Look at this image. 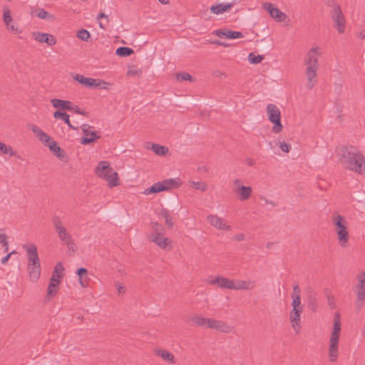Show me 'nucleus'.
<instances>
[{
  "instance_id": "1",
  "label": "nucleus",
  "mask_w": 365,
  "mask_h": 365,
  "mask_svg": "<svg viewBox=\"0 0 365 365\" xmlns=\"http://www.w3.org/2000/svg\"><path fill=\"white\" fill-rule=\"evenodd\" d=\"M338 159L345 169L365 175V156L356 147H341L338 151Z\"/></svg>"
},
{
  "instance_id": "2",
  "label": "nucleus",
  "mask_w": 365,
  "mask_h": 365,
  "mask_svg": "<svg viewBox=\"0 0 365 365\" xmlns=\"http://www.w3.org/2000/svg\"><path fill=\"white\" fill-rule=\"evenodd\" d=\"M322 54L320 47L314 46L306 53L304 65L306 66L305 76L307 80L306 87L310 90L317 83V72L319 68L318 58Z\"/></svg>"
},
{
  "instance_id": "3",
  "label": "nucleus",
  "mask_w": 365,
  "mask_h": 365,
  "mask_svg": "<svg viewBox=\"0 0 365 365\" xmlns=\"http://www.w3.org/2000/svg\"><path fill=\"white\" fill-rule=\"evenodd\" d=\"M331 222L334 226L339 245L343 247H346L349 241L347 220L343 216L338 215L331 217Z\"/></svg>"
},
{
  "instance_id": "4",
  "label": "nucleus",
  "mask_w": 365,
  "mask_h": 365,
  "mask_svg": "<svg viewBox=\"0 0 365 365\" xmlns=\"http://www.w3.org/2000/svg\"><path fill=\"white\" fill-rule=\"evenodd\" d=\"M341 331L340 321H334L333 330L329 339V358L331 362L336 361L338 357V345Z\"/></svg>"
},
{
  "instance_id": "5",
  "label": "nucleus",
  "mask_w": 365,
  "mask_h": 365,
  "mask_svg": "<svg viewBox=\"0 0 365 365\" xmlns=\"http://www.w3.org/2000/svg\"><path fill=\"white\" fill-rule=\"evenodd\" d=\"M197 326L204 329H215L219 332L232 333L235 331L233 323L225 321H195Z\"/></svg>"
},
{
  "instance_id": "6",
  "label": "nucleus",
  "mask_w": 365,
  "mask_h": 365,
  "mask_svg": "<svg viewBox=\"0 0 365 365\" xmlns=\"http://www.w3.org/2000/svg\"><path fill=\"white\" fill-rule=\"evenodd\" d=\"M266 110L269 120L274 124L272 127L273 133H279L283 128L280 120L281 112L279 108L274 104L269 103L267 106Z\"/></svg>"
},
{
  "instance_id": "7",
  "label": "nucleus",
  "mask_w": 365,
  "mask_h": 365,
  "mask_svg": "<svg viewBox=\"0 0 365 365\" xmlns=\"http://www.w3.org/2000/svg\"><path fill=\"white\" fill-rule=\"evenodd\" d=\"M179 185V180L167 179L162 182H155L151 187L146 188L144 191V194L150 195L153 193H158L162 191L168 190L173 187H178Z\"/></svg>"
},
{
  "instance_id": "8",
  "label": "nucleus",
  "mask_w": 365,
  "mask_h": 365,
  "mask_svg": "<svg viewBox=\"0 0 365 365\" xmlns=\"http://www.w3.org/2000/svg\"><path fill=\"white\" fill-rule=\"evenodd\" d=\"M356 284L354 287V292L356 295V306L361 308L365 300V272L361 271L356 275Z\"/></svg>"
},
{
  "instance_id": "9",
  "label": "nucleus",
  "mask_w": 365,
  "mask_h": 365,
  "mask_svg": "<svg viewBox=\"0 0 365 365\" xmlns=\"http://www.w3.org/2000/svg\"><path fill=\"white\" fill-rule=\"evenodd\" d=\"M73 78L86 87L108 89V86H110V83L108 82L100 79L85 77L84 76L78 73L73 75Z\"/></svg>"
},
{
  "instance_id": "10",
  "label": "nucleus",
  "mask_w": 365,
  "mask_h": 365,
  "mask_svg": "<svg viewBox=\"0 0 365 365\" xmlns=\"http://www.w3.org/2000/svg\"><path fill=\"white\" fill-rule=\"evenodd\" d=\"M52 223L61 241L64 244H69V242L71 241V238L73 237L64 226L61 218L58 216H54L52 220ZM70 244L71 243L70 242Z\"/></svg>"
},
{
  "instance_id": "11",
  "label": "nucleus",
  "mask_w": 365,
  "mask_h": 365,
  "mask_svg": "<svg viewBox=\"0 0 365 365\" xmlns=\"http://www.w3.org/2000/svg\"><path fill=\"white\" fill-rule=\"evenodd\" d=\"M331 17L334 22V26L339 34L345 31V17L339 6H334L331 11Z\"/></svg>"
},
{
  "instance_id": "12",
  "label": "nucleus",
  "mask_w": 365,
  "mask_h": 365,
  "mask_svg": "<svg viewBox=\"0 0 365 365\" xmlns=\"http://www.w3.org/2000/svg\"><path fill=\"white\" fill-rule=\"evenodd\" d=\"M81 128L84 134V137H83L81 140V143L83 145L91 143L96 140L100 138V135L95 130L93 126H91L88 124H83Z\"/></svg>"
},
{
  "instance_id": "13",
  "label": "nucleus",
  "mask_w": 365,
  "mask_h": 365,
  "mask_svg": "<svg viewBox=\"0 0 365 365\" xmlns=\"http://www.w3.org/2000/svg\"><path fill=\"white\" fill-rule=\"evenodd\" d=\"M3 20L9 31L14 34H21L22 30L19 29L16 24L13 22L10 10L4 7Z\"/></svg>"
},
{
  "instance_id": "14",
  "label": "nucleus",
  "mask_w": 365,
  "mask_h": 365,
  "mask_svg": "<svg viewBox=\"0 0 365 365\" xmlns=\"http://www.w3.org/2000/svg\"><path fill=\"white\" fill-rule=\"evenodd\" d=\"M263 8L269 12L272 18L279 22L284 21L287 18V15L284 12L281 11L278 8L274 7L271 3H264Z\"/></svg>"
},
{
  "instance_id": "15",
  "label": "nucleus",
  "mask_w": 365,
  "mask_h": 365,
  "mask_svg": "<svg viewBox=\"0 0 365 365\" xmlns=\"http://www.w3.org/2000/svg\"><path fill=\"white\" fill-rule=\"evenodd\" d=\"M23 248L26 250L28 256V264H41L35 245H24Z\"/></svg>"
},
{
  "instance_id": "16",
  "label": "nucleus",
  "mask_w": 365,
  "mask_h": 365,
  "mask_svg": "<svg viewBox=\"0 0 365 365\" xmlns=\"http://www.w3.org/2000/svg\"><path fill=\"white\" fill-rule=\"evenodd\" d=\"M207 220L212 226L220 230L228 231L231 229V227L228 225L222 217L216 215H209L207 217Z\"/></svg>"
},
{
  "instance_id": "17",
  "label": "nucleus",
  "mask_w": 365,
  "mask_h": 365,
  "mask_svg": "<svg viewBox=\"0 0 365 365\" xmlns=\"http://www.w3.org/2000/svg\"><path fill=\"white\" fill-rule=\"evenodd\" d=\"M153 353L170 364H175L177 362L174 354L166 349L157 348L153 349Z\"/></svg>"
},
{
  "instance_id": "18",
  "label": "nucleus",
  "mask_w": 365,
  "mask_h": 365,
  "mask_svg": "<svg viewBox=\"0 0 365 365\" xmlns=\"http://www.w3.org/2000/svg\"><path fill=\"white\" fill-rule=\"evenodd\" d=\"M51 103L54 108L63 110L72 111L75 110V108H77V106L73 105L72 102L58 98L51 99Z\"/></svg>"
},
{
  "instance_id": "19",
  "label": "nucleus",
  "mask_w": 365,
  "mask_h": 365,
  "mask_svg": "<svg viewBox=\"0 0 365 365\" xmlns=\"http://www.w3.org/2000/svg\"><path fill=\"white\" fill-rule=\"evenodd\" d=\"M30 129L38 137V140L48 147L50 143L54 141L47 133L43 131L37 125L31 124L29 125Z\"/></svg>"
},
{
  "instance_id": "20",
  "label": "nucleus",
  "mask_w": 365,
  "mask_h": 365,
  "mask_svg": "<svg viewBox=\"0 0 365 365\" xmlns=\"http://www.w3.org/2000/svg\"><path fill=\"white\" fill-rule=\"evenodd\" d=\"M293 307L291 312L290 319H299L300 314L302 312V306L301 304V297H294L292 295Z\"/></svg>"
},
{
  "instance_id": "21",
  "label": "nucleus",
  "mask_w": 365,
  "mask_h": 365,
  "mask_svg": "<svg viewBox=\"0 0 365 365\" xmlns=\"http://www.w3.org/2000/svg\"><path fill=\"white\" fill-rule=\"evenodd\" d=\"M34 38L40 43H45L48 46H53L56 43V41L53 36L41 32H34L32 34Z\"/></svg>"
},
{
  "instance_id": "22",
  "label": "nucleus",
  "mask_w": 365,
  "mask_h": 365,
  "mask_svg": "<svg viewBox=\"0 0 365 365\" xmlns=\"http://www.w3.org/2000/svg\"><path fill=\"white\" fill-rule=\"evenodd\" d=\"M234 192L240 200L245 201L251 197L252 188L250 186L239 185L234 188Z\"/></svg>"
},
{
  "instance_id": "23",
  "label": "nucleus",
  "mask_w": 365,
  "mask_h": 365,
  "mask_svg": "<svg viewBox=\"0 0 365 365\" xmlns=\"http://www.w3.org/2000/svg\"><path fill=\"white\" fill-rule=\"evenodd\" d=\"M113 169L110 167L107 161H101L95 169L96 174L105 179L111 172Z\"/></svg>"
},
{
  "instance_id": "24",
  "label": "nucleus",
  "mask_w": 365,
  "mask_h": 365,
  "mask_svg": "<svg viewBox=\"0 0 365 365\" xmlns=\"http://www.w3.org/2000/svg\"><path fill=\"white\" fill-rule=\"evenodd\" d=\"M214 34L220 37V38H226L230 39H235L239 38H242L243 34L240 31H230V30H222V29H218L216 30Z\"/></svg>"
},
{
  "instance_id": "25",
  "label": "nucleus",
  "mask_w": 365,
  "mask_h": 365,
  "mask_svg": "<svg viewBox=\"0 0 365 365\" xmlns=\"http://www.w3.org/2000/svg\"><path fill=\"white\" fill-rule=\"evenodd\" d=\"M150 239L152 242H155L161 249H165L168 245L171 242L169 238L164 237L163 234H151Z\"/></svg>"
},
{
  "instance_id": "26",
  "label": "nucleus",
  "mask_w": 365,
  "mask_h": 365,
  "mask_svg": "<svg viewBox=\"0 0 365 365\" xmlns=\"http://www.w3.org/2000/svg\"><path fill=\"white\" fill-rule=\"evenodd\" d=\"M255 287V283L253 281L233 280L232 289L237 290H250Z\"/></svg>"
},
{
  "instance_id": "27",
  "label": "nucleus",
  "mask_w": 365,
  "mask_h": 365,
  "mask_svg": "<svg viewBox=\"0 0 365 365\" xmlns=\"http://www.w3.org/2000/svg\"><path fill=\"white\" fill-rule=\"evenodd\" d=\"M317 294L314 291H309L306 297V302L307 307L313 311L316 312L318 308Z\"/></svg>"
},
{
  "instance_id": "28",
  "label": "nucleus",
  "mask_w": 365,
  "mask_h": 365,
  "mask_svg": "<svg viewBox=\"0 0 365 365\" xmlns=\"http://www.w3.org/2000/svg\"><path fill=\"white\" fill-rule=\"evenodd\" d=\"M27 270L29 278L32 282H36L41 274V264H28Z\"/></svg>"
},
{
  "instance_id": "29",
  "label": "nucleus",
  "mask_w": 365,
  "mask_h": 365,
  "mask_svg": "<svg viewBox=\"0 0 365 365\" xmlns=\"http://www.w3.org/2000/svg\"><path fill=\"white\" fill-rule=\"evenodd\" d=\"M233 6V4L227 3L225 4H219L217 5H212L210 7V11L215 14H220L231 9Z\"/></svg>"
},
{
  "instance_id": "30",
  "label": "nucleus",
  "mask_w": 365,
  "mask_h": 365,
  "mask_svg": "<svg viewBox=\"0 0 365 365\" xmlns=\"http://www.w3.org/2000/svg\"><path fill=\"white\" fill-rule=\"evenodd\" d=\"M76 274L79 277V283L82 287H86L88 285V270L86 268L81 267L77 269Z\"/></svg>"
},
{
  "instance_id": "31",
  "label": "nucleus",
  "mask_w": 365,
  "mask_h": 365,
  "mask_svg": "<svg viewBox=\"0 0 365 365\" xmlns=\"http://www.w3.org/2000/svg\"><path fill=\"white\" fill-rule=\"evenodd\" d=\"M53 118L56 119L61 118L63 121H64L70 128L73 130H78V128L73 126L69 120V115L66 112H61L59 110H56L53 113Z\"/></svg>"
},
{
  "instance_id": "32",
  "label": "nucleus",
  "mask_w": 365,
  "mask_h": 365,
  "mask_svg": "<svg viewBox=\"0 0 365 365\" xmlns=\"http://www.w3.org/2000/svg\"><path fill=\"white\" fill-rule=\"evenodd\" d=\"M48 148L59 159L63 160L65 157V152L63 149H61L59 146L56 145L55 141H52L48 145Z\"/></svg>"
},
{
  "instance_id": "33",
  "label": "nucleus",
  "mask_w": 365,
  "mask_h": 365,
  "mask_svg": "<svg viewBox=\"0 0 365 365\" xmlns=\"http://www.w3.org/2000/svg\"><path fill=\"white\" fill-rule=\"evenodd\" d=\"M105 180L108 182V186L110 187H113L119 184V178L118 173L113 170L112 172L105 178Z\"/></svg>"
},
{
  "instance_id": "34",
  "label": "nucleus",
  "mask_w": 365,
  "mask_h": 365,
  "mask_svg": "<svg viewBox=\"0 0 365 365\" xmlns=\"http://www.w3.org/2000/svg\"><path fill=\"white\" fill-rule=\"evenodd\" d=\"M151 149L158 155L163 156L168 152V148L159 144L153 143Z\"/></svg>"
},
{
  "instance_id": "35",
  "label": "nucleus",
  "mask_w": 365,
  "mask_h": 365,
  "mask_svg": "<svg viewBox=\"0 0 365 365\" xmlns=\"http://www.w3.org/2000/svg\"><path fill=\"white\" fill-rule=\"evenodd\" d=\"M222 277V276L214 277V276L210 275V276H207L204 279V282L209 285L216 286V287H219L220 284L221 282Z\"/></svg>"
},
{
  "instance_id": "36",
  "label": "nucleus",
  "mask_w": 365,
  "mask_h": 365,
  "mask_svg": "<svg viewBox=\"0 0 365 365\" xmlns=\"http://www.w3.org/2000/svg\"><path fill=\"white\" fill-rule=\"evenodd\" d=\"M133 50L130 48L121 46L116 49L115 53L118 56L127 57L133 53Z\"/></svg>"
},
{
  "instance_id": "37",
  "label": "nucleus",
  "mask_w": 365,
  "mask_h": 365,
  "mask_svg": "<svg viewBox=\"0 0 365 365\" xmlns=\"http://www.w3.org/2000/svg\"><path fill=\"white\" fill-rule=\"evenodd\" d=\"M160 216L165 220V222L168 227H173V222L170 217V212L167 209H162L160 213Z\"/></svg>"
},
{
  "instance_id": "38",
  "label": "nucleus",
  "mask_w": 365,
  "mask_h": 365,
  "mask_svg": "<svg viewBox=\"0 0 365 365\" xmlns=\"http://www.w3.org/2000/svg\"><path fill=\"white\" fill-rule=\"evenodd\" d=\"M63 266L61 262H58L55 266L54 271L52 274V276H55V278L60 279L61 281L63 273Z\"/></svg>"
},
{
  "instance_id": "39",
  "label": "nucleus",
  "mask_w": 365,
  "mask_h": 365,
  "mask_svg": "<svg viewBox=\"0 0 365 365\" xmlns=\"http://www.w3.org/2000/svg\"><path fill=\"white\" fill-rule=\"evenodd\" d=\"M0 152L5 155L10 156H14L16 152L13 150L11 146L6 145L5 143L0 141Z\"/></svg>"
},
{
  "instance_id": "40",
  "label": "nucleus",
  "mask_w": 365,
  "mask_h": 365,
  "mask_svg": "<svg viewBox=\"0 0 365 365\" xmlns=\"http://www.w3.org/2000/svg\"><path fill=\"white\" fill-rule=\"evenodd\" d=\"M191 186L196 189L205 192L207 190V185L205 182L202 181H191L190 182Z\"/></svg>"
},
{
  "instance_id": "41",
  "label": "nucleus",
  "mask_w": 365,
  "mask_h": 365,
  "mask_svg": "<svg viewBox=\"0 0 365 365\" xmlns=\"http://www.w3.org/2000/svg\"><path fill=\"white\" fill-rule=\"evenodd\" d=\"M232 285H233L232 279H230L228 278L222 277V279H221V282L219 286V288L232 289Z\"/></svg>"
},
{
  "instance_id": "42",
  "label": "nucleus",
  "mask_w": 365,
  "mask_h": 365,
  "mask_svg": "<svg viewBox=\"0 0 365 365\" xmlns=\"http://www.w3.org/2000/svg\"><path fill=\"white\" fill-rule=\"evenodd\" d=\"M247 58L250 63L256 64L260 63L264 59V56L261 55H255L253 53H250L248 55Z\"/></svg>"
},
{
  "instance_id": "43",
  "label": "nucleus",
  "mask_w": 365,
  "mask_h": 365,
  "mask_svg": "<svg viewBox=\"0 0 365 365\" xmlns=\"http://www.w3.org/2000/svg\"><path fill=\"white\" fill-rule=\"evenodd\" d=\"M77 37L82 41H88L91 37L90 33L86 29H81L77 33Z\"/></svg>"
},
{
  "instance_id": "44",
  "label": "nucleus",
  "mask_w": 365,
  "mask_h": 365,
  "mask_svg": "<svg viewBox=\"0 0 365 365\" xmlns=\"http://www.w3.org/2000/svg\"><path fill=\"white\" fill-rule=\"evenodd\" d=\"M58 287H54L53 284H49L47 289L46 297L48 299L55 297L57 294Z\"/></svg>"
},
{
  "instance_id": "45",
  "label": "nucleus",
  "mask_w": 365,
  "mask_h": 365,
  "mask_svg": "<svg viewBox=\"0 0 365 365\" xmlns=\"http://www.w3.org/2000/svg\"><path fill=\"white\" fill-rule=\"evenodd\" d=\"M152 227H153V230L154 231L153 234H159V235H160V234H163L164 232V230H165L164 227L161 225H160V224H158L157 222L153 223L152 224Z\"/></svg>"
},
{
  "instance_id": "46",
  "label": "nucleus",
  "mask_w": 365,
  "mask_h": 365,
  "mask_svg": "<svg viewBox=\"0 0 365 365\" xmlns=\"http://www.w3.org/2000/svg\"><path fill=\"white\" fill-rule=\"evenodd\" d=\"M0 244L4 247V251L7 252L9 250V242L6 235L0 234Z\"/></svg>"
},
{
  "instance_id": "47",
  "label": "nucleus",
  "mask_w": 365,
  "mask_h": 365,
  "mask_svg": "<svg viewBox=\"0 0 365 365\" xmlns=\"http://www.w3.org/2000/svg\"><path fill=\"white\" fill-rule=\"evenodd\" d=\"M177 79L179 81H191L192 76L187 73H179L177 74Z\"/></svg>"
},
{
  "instance_id": "48",
  "label": "nucleus",
  "mask_w": 365,
  "mask_h": 365,
  "mask_svg": "<svg viewBox=\"0 0 365 365\" xmlns=\"http://www.w3.org/2000/svg\"><path fill=\"white\" fill-rule=\"evenodd\" d=\"M279 147L284 153H289L291 149V145L285 141L279 142Z\"/></svg>"
},
{
  "instance_id": "49",
  "label": "nucleus",
  "mask_w": 365,
  "mask_h": 365,
  "mask_svg": "<svg viewBox=\"0 0 365 365\" xmlns=\"http://www.w3.org/2000/svg\"><path fill=\"white\" fill-rule=\"evenodd\" d=\"M36 16L41 19H46L51 16V15H49V14L43 9H39L37 11Z\"/></svg>"
},
{
  "instance_id": "50",
  "label": "nucleus",
  "mask_w": 365,
  "mask_h": 365,
  "mask_svg": "<svg viewBox=\"0 0 365 365\" xmlns=\"http://www.w3.org/2000/svg\"><path fill=\"white\" fill-rule=\"evenodd\" d=\"M115 286L116 287L117 292L118 294H123L126 291V288L121 283L116 282L115 283Z\"/></svg>"
},
{
  "instance_id": "51",
  "label": "nucleus",
  "mask_w": 365,
  "mask_h": 365,
  "mask_svg": "<svg viewBox=\"0 0 365 365\" xmlns=\"http://www.w3.org/2000/svg\"><path fill=\"white\" fill-rule=\"evenodd\" d=\"M293 329L296 331L297 334L300 332L302 324L301 321H291Z\"/></svg>"
},
{
  "instance_id": "52",
  "label": "nucleus",
  "mask_w": 365,
  "mask_h": 365,
  "mask_svg": "<svg viewBox=\"0 0 365 365\" xmlns=\"http://www.w3.org/2000/svg\"><path fill=\"white\" fill-rule=\"evenodd\" d=\"M292 295H294V297H301V289L298 283H296L295 285L293 286V293Z\"/></svg>"
},
{
  "instance_id": "53",
  "label": "nucleus",
  "mask_w": 365,
  "mask_h": 365,
  "mask_svg": "<svg viewBox=\"0 0 365 365\" xmlns=\"http://www.w3.org/2000/svg\"><path fill=\"white\" fill-rule=\"evenodd\" d=\"M70 242L71 244H65V245L67 246L68 251L73 253L76 250L74 240L73 238H71V241Z\"/></svg>"
},
{
  "instance_id": "54",
  "label": "nucleus",
  "mask_w": 365,
  "mask_h": 365,
  "mask_svg": "<svg viewBox=\"0 0 365 365\" xmlns=\"http://www.w3.org/2000/svg\"><path fill=\"white\" fill-rule=\"evenodd\" d=\"M61 283L60 279L55 278V276H52L50 279L49 284H53L54 287H58Z\"/></svg>"
},
{
  "instance_id": "55",
  "label": "nucleus",
  "mask_w": 365,
  "mask_h": 365,
  "mask_svg": "<svg viewBox=\"0 0 365 365\" xmlns=\"http://www.w3.org/2000/svg\"><path fill=\"white\" fill-rule=\"evenodd\" d=\"M246 164L250 167H252L255 165V160L252 158H246Z\"/></svg>"
},
{
  "instance_id": "56",
  "label": "nucleus",
  "mask_w": 365,
  "mask_h": 365,
  "mask_svg": "<svg viewBox=\"0 0 365 365\" xmlns=\"http://www.w3.org/2000/svg\"><path fill=\"white\" fill-rule=\"evenodd\" d=\"M245 239L244 234H238L234 237V240L237 241H242Z\"/></svg>"
},
{
  "instance_id": "57",
  "label": "nucleus",
  "mask_w": 365,
  "mask_h": 365,
  "mask_svg": "<svg viewBox=\"0 0 365 365\" xmlns=\"http://www.w3.org/2000/svg\"><path fill=\"white\" fill-rule=\"evenodd\" d=\"M328 303L331 308L334 307V298L332 297L328 296Z\"/></svg>"
},
{
  "instance_id": "58",
  "label": "nucleus",
  "mask_w": 365,
  "mask_h": 365,
  "mask_svg": "<svg viewBox=\"0 0 365 365\" xmlns=\"http://www.w3.org/2000/svg\"><path fill=\"white\" fill-rule=\"evenodd\" d=\"M103 18L106 19L107 21H108V16L105 13L101 12L97 16L98 20Z\"/></svg>"
},
{
  "instance_id": "59",
  "label": "nucleus",
  "mask_w": 365,
  "mask_h": 365,
  "mask_svg": "<svg viewBox=\"0 0 365 365\" xmlns=\"http://www.w3.org/2000/svg\"><path fill=\"white\" fill-rule=\"evenodd\" d=\"M10 257H11L10 255L7 254L5 257H4L1 259V263L5 264L8 262V260L9 259Z\"/></svg>"
},
{
  "instance_id": "60",
  "label": "nucleus",
  "mask_w": 365,
  "mask_h": 365,
  "mask_svg": "<svg viewBox=\"0 0 365 365\" xmlns=\"http://www.w3.org/2000/svg\"><path fill=\"white\" fill-rule=\"evenodd\" d=\"M240 183H241L240 180H239V179H235V180L233 181V186H234L233 189H234L235 187H237V186H239V185H240Z\"/></svg>"
},
{
  "instance_id": "61",
  "label": "nucleus",
  "mask_w": 365,
  "mask_h": 365,
  "mask_svg": "<svg viewBox=\"0 0 365 365\" xmlns=\"http://www.w3.org/2000/svg\"><path fill=\"white\" fill-rule=\"evenodd\" d=\"M359 38H361V39H364L365 38V31L364 30L361 31L359 34Z\"/></svg>"
},
{
  "instance_id": "62",
  "label": "nucleus",
  "mask_w": 365,
  "mask_h": 365,
  "mask_svg": "<svg viewBox=\"0 0 365 365\" xmlns=\"http://www.w3.org/2000/svg\"><path fill=\"white\" fill-rule=\"evenodd\" d=\"M158 1L163 4H168L169 3V0H158Z\"/></svg>"
},
{
  "instance_id": "63",
  "label": "nucleus",
  "mask_w": 365,
  "mask_h": 365,
  "mask_svg": "<svg viewBox=\"0 0 365 365\" xmlns=\"http://www.w3.org/2000/svg\"><path fill=\"white\" fill-rule=\"evenodd\" d=\"M76 113H81L82 114V112L80 110V108L77 106V108H75V110H74Z\"/></svg>"
},
{
  "instance_id": "64",
  "label": "nucleus",
  "mask_w": 365,
  "mask_h": 365,
  "mask_svg": "<svg viewBox=\"0 0 365 365\" xmlns=\"http://www.w3.org/2000/svg\"><path fill=\"white\" fill-rule=\"evenodd\" d=\"M339 317H340L339 314V313H337V312H336V313L334 314V319H339Z\"/></svg>"
}]
</instances>
